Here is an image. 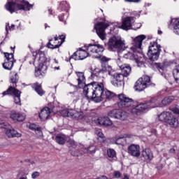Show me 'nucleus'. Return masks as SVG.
<instances>
[{
  "label": "nucleus",
  "instance_id": "obj_1",
  "mask_svg": "<svg viewBox=\"0 0 179 179\" xmlns=\"http://www.w3.org/2000/svg\"><path fill=\"white\" fill-rule=\"evenodd\" d=\"M146 38L145 35H139L136 37L134 40V46L131 48L132 52H128L125 53L123 56V58L126 59H131V61H135L138 66L142 68L145 66V62L146 59L145 56L141 53L142 52V43L143 40Z\"/></svg>",
  "mask_w": 179,
  "mask_h": 179
},
{
  "label": "nucleus",
  "instance_id": "obj_2",
  "mask_svg": "<svg viewBox=\"0 0 179 179\" xmlns=\"http://www.w3.org/2000/svg\"><path fill=\"white\" fill-rule=\"evenodd\" d=\"M83 48H80L71 57L70 59L75 61L83 60L87 57H92V58H101V54L104 51V46L100 44H89L85 45Z\"/></svg>",
  "mask_w": 179,
  "mask_h": 179
},
{
  "label": "nucleus",
  "instance_id": "obj_3",
  "mask_svg": "<svg viewBox=\"0 0 179 179\" xmlns=\"http://www.w3.org/2000/svg\"><path fill=\"white\" fill-rule=\"evenodd\" d=\"M174 101V96H166L160 102V98L154 97L149 101L143 103H140L136 108H134L132 112L136 114H139L141 111L149 110V108H155V107H166Z\"/></svg>",
  "mask_w": 179,
  "mask_h": 179
},
{
  "label": "nucleus",
  "instance_id": "obj_4",
  "mask_svg": "<svg viewBox=\"0 0 179 179\" xmlns=\"http://www.w3.org/2000/svg\"><path fill=\"white\" fill-rule=\"evenodd\" d=\"M174 114H179L178 106H170L169 111L162 112L158 116V120L162 122H166L172 128H177L179 122Z\"/></svg>",
  "mask_w": 179,
  "mask_h": 179
},
{
  "label": "nucleus",
  "instance_id": "obj_5",
  "mask_svg": "<svg viewBox=\"0 0 179 179\" xmlns=\"http://www.w3.org/2000/svg\"><path fill=\"white\" fill-rule=\"evenodd\" d=\"M5 8L10 13H13L16 10H30L33 8V5L24 0H8Z\"/></svg>",
  "mask_w": 179,
  "mask_h": 179
},
{
  "label": "nucleus",
  "instance_id": "obj_6",
  "mask_svg": "<svg viewBox=\"0 0 179 179\" xmlns=\"http://www.w3.org/2000/svg\"><path fill=\"white\" fill-rule=\"evenodd\" d=\"M34 65H36V60L38 61V66L35 69V76H43V73H45L48 65L50 64V60L45 57V54L43 52H39L36 53V57L34 58Z\"/></svg>",
  "mask_w": 179,
  "mask_h": 179
},
{
  "label": "nucleus",
  "instance_id": "obj_7",
  "mask_svg": "<svg viewBox=\"0 0 179 179\" xmlns=\"http://www.w3.org/2000/svg\"><path fill=\"white\" fill-rule=\"evenodd\" d=\"M102 71L110 76V83L113 86H115V87H121V86H124L125 83L124 79H125V77L120 72H117L113 70L110 66H106L102 69Z\"/></svg>",
  "mask_w": 179,
  "mask_h": 179
},
{
  "label": "nucleus",
  "instance_id": "obj_8",
  "mask_svg": "<svg viewBox=\"0 0 179 179\" xmlns=\"http://www.w3.org/2000/svg\"><path fill=\"white\" fill-rule=\"evenodd\" d=\"M108 50L113 52H120L125 50V41L118 35H114L109 38L106 44Z\"/></svg>",
  "mask_w": 179,
  "mask_h": 179
},
{
  "label": "nucleus",
  "instance_id": "obj_9",
  "mask_svg": "<svg viewBox=\"0 0 179 179\" xmlns=\"http://www.w3.org/2000/svg\"><path fill=\"white\" fill-rule=\"evenodd\" d=\"M118 102L117 106L119 108H128L130 107V113L131 114H133V115H139L140 114H142L143 111L140 112L139 113H135L133 112L134 108H136L138 106H141V104H138L137 106H135V102L134 101V99L127 96V95L124 94H120L117 96Z\"/></svg>",
  "mask_w": 179,
  "mask_h": 179
},
{
  "label": "nucleus",
  "instance_id": "obj_10",
  "mask_svg": "<svg viewBox=\"0 0 179 179\" xmlns=\"http://www.w3.org/2000/svg\"><path fill=\"white\" fill-rule=\"evenodd\" d=\"M135 17H122V24L117 27V29H122L125 31L128 30H138L142 27V24H137L138 27H136L135 24Z\"/></svg>",
  "mask_w": 179,
  "mask_h": 179
},
{
  "label": "nucleus",
  "instance_id": "obj_11",
  "mask_svg": "<svg viewBox=\"0 0 179 179\" xmlns=\"http://www.w3.org/2000/svg\"><path fill=\"white\" fill-rule=\"evenodd\" d=\"M106 89L104 88V85L101 82H94V98L93 100L96 103H100L106 99V95L104 94Z\"/></svg>",
  "mask_w": 179,
  "mask_h": 179
},
{
  "label": "nucleus",
  "instance_id": "obj_12",
  "mask_svg": "<svg viewBox=\"0 0 179 179\" xmlns=\"http://www.w3.org/2000/svg\"><path fill=\"white\" fill-rule=\"evenodd\" d=\"M162 52V47L157 44V42H151L150 43L148 57L150 61H157L160 57Z\"/></svg>",
  "mask_w": 179,
  "mask_h": 179
},
{
  "label": "nucleus",
  "instance_id": "obj_13",
  "mask_svg": "<svg viewBox=\"0 0 179 179\" xmlns=\"http://www.w3.org/2000/svg\"><path fill=\"white\" fill-rule=\"evenodd\" d=\"M59 113L62 117H69V118H72V120H80L85 118L83 112L75 110L71 108L62 110Z\"/></svg>",
  "mask_w": 179,
  "mask_h": 179
},
{
  "label": "nucleus",
  "instance_id": "obj_14",
  "mask_svg": "<svg viewBox=\"0 0 179 179\" xmlns=\"http://www.w3.org/2000/svg\"><path fill=\"white\" fill-rule=\"evenodd\" d=\"M149 86H150V77L144 75L136 82L134 89L137 92H143Z\"/></svg>",
  "mask_w": 179,
  "mask_h": 179
},
{
  "label": "nucleus",
  "instance_id": "obj_15",
  "mask_svg": "<svg viewBox=\"0 0 179 179\" xmlns=\"http://www.w3.org/2000/svg\"><path fill=\"white\" fill-rule=\"evenodd\" d=\"M110 26H113V24H107L103 22H99L94 25L96 33L101 40L104 41L106 38H107L106 29H107V27H110Z\"/></svg>",
  "mask_w": 179,
  "mask_h": 179
},
{
  "label": "nucleus",
  "instance_id": "obj_16",
  "mask_svg": "<svg viewBox=\"0 0 179 179\" xmlns=\"http://www.w3.org/2000/svg\"><path fill=\"white\" fill-rule=\"evenodd\" d=\"M65 42V36L64 35H61L59 36H55L54 38H52L49 41L48 43V47L51 50H55V48H59L62 43Z\"/></svg>",
  "mask_w": 179,
  "mask_h": 179
},
{
  "label": "nucleus",
  "instance_id": "obj_17",
  "mask_svg": "<svg viewBox=\"0 0 179 179\" xmlns=\"http://www.w3.org/2000/svg\"><path fill=\"white\" fill-rule=\"evenodd\" d=\"M20 91L15 87H10L6 91L2 93L3 96H6V94H10L14 96V103L20 106Z\"/></svg>",
  "mask_w": 179,
  "mask_h": 179
},
{
  "label": "nucleus",
  "instance_id": "obj_18",
  "mask_svg": "<svg viewBox=\"0 0 179 179\" xmlns=\"http://www.w3.org/2000/svg\"><path fill=\"white\" fill-rule=\"evenodd\" d=\"M108 116L112 118L120 120V121H124L128 117V113L125 111L115 109L108 113Z\"/></svg>",
  "mask_w": 179,
  "mask_h": 179
},
{
  "label": "nucleus",
  "instance_id": "obj_19",
  "mask_svg": "<svg viewBox=\"0 0 179 179\" xmlns=\"http://www.w3.org/2000/svg\"><path fill=\"white\" fill-rule=\"evenodd\" d=\"M13 53H5V62L3 64V68L4 69H7L8 71H10L12 68H13V64L16 62V60L13 58Z\"/></svg>",
  "mask_w": 179,
  "mask_h": 179
},
{
  "label": "nucleus",
  "instance_id": "obj_20",
  "mask_svg": "<svg viewBox=\"0 0 179 179\" xmlns=\"http://www.w3.org/2000/svg\"><path fill=\"white\" fill-rule=\"evenodd\" d=\"M94 82L85 85L83 87V93L88 99H93L94 96Z\"/></svg>",
  "mask_w": 179,
  "mask_h": 179
},
{
  "label": "nucleus",
  "instance_id": "obj_21",
  "mask_svg": "<svg viewBox=\"0 0 179 179\" xmlns=\"http://www.w3.org/2000/svg\"><path fill=\"white\" fill-rule=\"evenodd\" d=\"M10 118H11L14 122H22L24 120H26V115L24 113L12 111L10 115Z\"/></svg>",
  "mask_w": 179,
  "mask_h": 179
},
{
  "label": "nucleus",
  "instance_id": "obj_22",
  "mask_svg": "<svg viewBox=\"0 0 179 179\" xmlns=\"http://www.w3.org/2000/svg\"><path fill=\"white\" fill-rule=\"evenodd\" d=\"M128 152L133 157H139L141 156V146L139 145L131 144L128 148Z\"/></svg>",
  "mask_w": 179,
  "mask_h": 179
},
{
  "label": "nucleus",
  "instance_id": "obj_23",
  "mask_svg": "<svg viewBox=\"0 0 179 179\" xmlns=\"http://www.w3.org/2000/svg\"><path fill=\"white\" fill-rule=\"evenodd\" d=\"M50 114H51V109L48 107H45L41 110V113H39V118L41 121H45L48 120Z\"/></svg>",
  "mask_w": 179,
  "mask_h": 179
},
{
  "label": "nucleus",
  "instance_id": "obj_24",
  "mask_svg": "<svg viewBox=\"0 0 179 179\" xmlns=\"http://www.w3.org/2000/svg\"><path fill=\"white\" fill-rule=\"evenodd\" d=\"M141 156L146 162H150V160L153 159V152H152V150H150V149L146 148L145 150H143L141 152Z\"/></svg>",
  "mask_w": 179,
  "mask_h": 179
},
{
  "label": "nucleus",
  "instance_id": "obj_25",
  "mask_svg": "<svg viewBox=\"0 0 179 179\" xmlns=\"http://www.w3.org/2000/svg\"><path fill=\"white\" fill-rule=\"evenodd\" d=\"M97 123L99 125H104L105 127H111L113 125V121L107 117H99L97 120Z\"/></svg>",
  "mask_w": 179,
  "mask_h": 179
},
{
  "label": "nucleus",
  "instance_id": "obj_26",
  "mask_svg": "<svg viewBox=\"0 0 179 179\" xmlns=\"http://www.w3.org/2000/svg\"><path fill=\"white\" fill-rule=\"evenodd\" d=\"M77 75V81L78 87L82 88L85 85V78L83 72H76Z\"/></svg>",
  "mask_w": 179,
  "mask_h": 179
},
{
  "label": "nucleus",
  "instance_id": "obj_27",
  "mask_svg": "<svg viewBox=\"0 0 179 179\" xmlns=\"http://www.w3.org/2000/svg\"><path fill=\"white\" fill-rule=\"evenodd\" d=\"M6 135L8 138H20L22 136V134L19 133L14 129H8L6 131Z\"/></svg>",
  "mask_w": 179,
  "mask_h": 179
},
{
  "label": "nucleus",
  "instance_id": "obj_28",
  "mask_svg": "<svg viewBox=\"0 0 179 179\" xmlns=\"http://www.w3.org/2000/svg\"><path fill=\"white\" fill-rule=\"evenodd\" d=\"M58 10H61V12H66L65 15L66 17L69 16V14L68 13V10H69V3L68 2L63 1L60 3Z\"/></svg>",
  "mask_w": 179,
  "mask_h": 179
},
{
  "label": "nucleus",
  "instance_id": "obj_29",
  "mask_svg": "<svg viewBox=\"0 0 179 179\" xmlns=\"http://www.w3.org/2000/svg\"><path fill=\"white\" fill-rule=\"evenodd\" d=\"M69 138L65 134H57L55 138L57 143L59 145H64Z\"/></svg>",
  "mask_w": 179,
  "mask_h": 179
},
{
  "label": "nucleus",
  "instance_id": "obj_30",
  "mask_svg": "<svg viewBox=\"0 0 179 179\" xmlns=\"http://www.w3.org/2000/svg\"><path fill=\"white\" fill-rule=\"evenodd\" d=\"M120 73L124 76V78H127V76L131 75V69L128 64H123V66L120 67Z\"/></svg>",
  "mask_w": 179,
  "mask_h": 179
},
{
  "label": "nucleus",
  "instance_id": "obj_31",
  "mask_svg": "<svg viewBox=\"0 0 179 179\" xmlns=\"http://www.w3.org/2000/svg\"><path fill=\"white\" fill-rule=\"evenodd\" d=\"M10 80H11L12 85H10V87H13L15 89V87H16V83H17L19 80V76L16 72L15 71L10 72Z\"/></svg>",
  "mask_w": 179,
  "mask_h": 179
},
{
  "label": "nucleus",
  "instance_id": "obj_32",
  "mask_svg": "<svg viewBox=\"0 0 179 179\" xmlns=\"http://www.w3.org/2000/svg\"><path fill=\"white\" fill-rule=\"evenodd\" d=\"M127 138H131V136L126 134L123 137L118 138L115 141L116 145H121L122 146H125V145H127Z\"/></svg>",
  "mask_w": 179,
  "mask_h": 179
},
{
  "label": "nucleus",
  "instance_id": "obj_33",
  "mask_svg": "<svg viewBox=\"0 0 179 179\" xmlns=\"http://www.w3.org/2000/svg\"><path fill=\"white\" fill-rule=\"evenodd\" d=\"M32 88L36 92V93L39 96H43L44 94V90H43V88H41V85L38 84V83H34L32 85Z\"/></svg>",
  "mask_w": 179,
  "mask_h": 179
},
{
  "label": "nucleus",
  "instance_id": "obj_34",
  "mask_svg": "<svg viewBox=\"0 0 179 179\" xmlns=\"http://www.w3.org/2000/svg\"><path fill=\"white\" fill-rule=\"evenodd\" d=\"M173 32L179 36V18L172 20Z\"/></svg>",
  "mask_w": 179,
  "mask_h": 179
},
{
  "label": "nucleus",
  "instance_id": "obj_35",
  "mask_svg": "<svg viewBox=\"0 0 179 179\" xmlns=\"http://www.w3.org/2000/svg\"><path fill=\"white\" fill-rule=\"evenodd\" d=\"M173 75L176 83H179V64L176 65L173 69Z\"/></svg>",
  "mask_w": 179,
  "mask_h": 179
},
{
  "label": "nucleus",
  "instance_id": "obj_36",
  "mask_svg": "<svg viewBox=\"0 0 179 179\" xmlns=\"http://www.w3.org/2000/svg\"><path fill=\"white\" fill-rule=\"evenodd\" d=\"M82 152H83V153H89L90 155H94V153H96V147L94 145L90 146L87 148L83 149Z\"/></svg>",
  "mask_w": 179,
  "mask_h": 179
},
{
  "label": "nucleus",
  "instance_id": "obj_37",
  "mask_svg": "<svg viewBox=\"0 0 179 179\" xmlns=\"http://www.w3.org/2000/svg\"><path fill=\"white\" fill-rule=\"evenodd\" d=\"M104 95H105V99H113L114 96H115V94L114 92H111L110 91L107 90V89H105L104 91Z\"/></svg>",
  "mask_w": 179,
  "mask_h": 179
},
{
  "label": "nucleus",
  "instance_id": "obj_38",
  "mask_svg": "<svg viewBox=\"0 0 179 179\" xmlns=\"http://www.w3.org/2000/svg\"><path fill=\"white\" fill-rule=\"evenodd\" d=\"M96 134L98 136V141L100 142H104V141H106V137H104V134H103V132H101V130L97 131Z\"/></svg>",
  "mask_w": 179,
  "mask_h": 179
},
{
  "label": "nucleus",
  "instance_id": "obj_39",
  "mask_svg": "<svg viewBox=\"0 0 179 179\" xmlns=\"http://www.w3.org/2000/svg\"><path fill=\"white\" fill-rule=\"evenodd\" d=\"M68 145L69 148H72L73 149H76V148H78V144L73 139H69L68 141Z\"/></svg>",
  "mask_w": 179,
  "mask_h": 179
},
{
  "label": "nucleus",
  "instance_id": "obj_40",
  "mask_svg": "<svg viewBox=\"0 0 179 179\" xmlns=\"http://www.w3.org/2000/svg\"><path fill=\"white\" fill-rule=\"evenodd\" d=\"M107 153L108 157H110V159H114V157H115L116 156V152L115 150H114V149H108L107 150Z\"/></svg>",
  "mask_w": 179,
  "mask_h": 179
},
{
  "label": "nucleus",
  "instance_id": "obj_41",
  "mask_svg": "<svg viewBox=\"0 0 179 179\" xmlns=\"http://www.w3.org/2000/svg\"><path fill=\"white\" fill-rule=\"evenodd\" d=\"M147 131L148 133H147V135L148 136H152V134H156V129L151 128L150 127H147Z\"/></svg>",
  "mask_w": 179,
  "mask_h": 179
},
{
  "label": "nucleus",
  "instance_id": "obj_42",
  "mask_svg": "<svg viewBox=\"0 0 179 179\" xmlns=\"http://www.w3.org/2000/svg\"><path fill=\"white\" fill-rule=\"evenodd\" d=\"M156 68L158 69V71L162 73L163 76V71L164 69V67H163V64H155Z\"/></svg>",
  "mask_w": 179,
  "mask_h": 179
},
{
  "label": "nucleus",
  "instance_id": "obj_43",
  "mask_svg": "<svg viewBox=\"0 0 179 179\" xmlns=\"http://www.w3.org/2000/svg\"><path fill=\"white\" fill-rule=\"evenodd\" d=\"M35 132L38 136V138H41L43 136V131L41 130V127H38L37 130H35Z\"/></svg>",
  "mask_w": 179,
  "mask_h": 179
},
{
  "label": "nucleus",
  "instance_id": "obj_44",
  "mask_svg": "<svg viewBox=\"0 0 179 179\" xmlns=\"http://www.w3.org/2000/svg\"><path fill=\"white\" fill-rule=\"evenodd\" d=\"M8 29H9L10 31H13V30H15V24H11V26H9V23L6 24V31L7 34Z\"/></svg>",
  "mask_w": 179,
  "mask_h": 179
},
{
  "label": "nucleus",
  "instance_id": "obj_45",
  "mask_svg": "<svg viewBox=\"0 0 179 179\" xmlns=\"http://www.w3.org/2000/svg\"><path fill=\"white\" fill-rule=\"evenodd\" d=\"M39 127H40V126H38L36 124H31L29 125V129H31V131H36Z\"/></svg>",
  "mask_w": 179,
  "mask_h": 179
},
{
  "label": "nucleus",
  "instance_id": "obj_46",
  "mask_svg": "<svg viewBox=\"0 0 179 179\" xmlns=\"http://www.w3.org/2000/svg\"><path fill=\"white\" fill-rule=\"evenodd\" d=\"M122 59H123L122 57H119V58H117V62H116L119 68H120V69L122 68V66H124V64H122Z\"/></svg>",
  "mask_w": 179,
  "mask_h": 179
},
{
  "label": "nucleus",
  "instance_id": "obj_47",
  "mask_svg": "<svg viewBox=\"0 0 179 179\" xmlns=\"http://www.w3.org/2000/svg\"><path fill=\"white\" fill-rule=\"evenodd\" d=\"M113 176L115 177V178H121V172H120L119 171H115L113 172Z\"/></svg>",
  "mask_w": 179,
  "mask_h": 179
},
{
  "label": "nucleus",
  "instance_id": "obj_48",
  "mask_svg": "<svg viewBox=\"0 0 179 179\" xmlns=\"http://www.w3.org/2000/svg\"><path fill=\"white\" fill-rule=\"evenodd\" d=\"M68 17H66V14H62L59 15V20L60 22H64V20H66Z\"/></svg>",
  "mask_w": 179,
  "mask_h": 179
},
{
  "label": "nucleus",
  "instance_id": "obj_49",
  "mask_svg": "<svg viewBox=\"0 0 179 179\" xmlns=\"http://www.w3.org/2000/svg\"><path fill=\"white\" fill-rule=\"evenodd\" d=\"M101 61H102V62H108V61H111V59L106 56H102L101 57Z\"/></svg>",
  "mask_w": 179,
  "mask_h": 179
},
{
  "label": "nucleus",
  "instance_id": "obj_50",
  "mask_svg": "<svg viewBox=\"0 0 179 179\" xmlns=\"http://www.w3.org/2000/svg\"><path fill=\"white\" fill-rule=\"evenodd\" d=\"M39 176H40V173H38V171H35L31 174V178L34 179H36Z\"/></svg>",
  "mask_w": 179,
  "mask_h": 179
},
{
  "label": "nucleus",
  "instance_id": "obj_51",
  "mask_svg": "<svg viewBox=\"0 0 179 179\" xmlns=\"http://www.w3.org/2000/svg\"><path fill=\"white\" fill-rule=\"evenodd\" d=\"M92 79H94V80H100V79H102L101 78L97 76V75H96L95 73H92Z\"/></svg>",
  "mask_w": 179,
  "mask_h": 179
},
{
  "label": "nucleus",
  "instance_id": "obj_52",
  "mask_svg": "<svg viewBox=\"0 0 179 179\" xmlns=\"http://www.w3.org/2000/svg\"><path fill=\"white\" fill-rule=\"evenodd\" d=\"M127 2H134V3H138L141 0H125Z\"/></svg>",
  "mask_w": 179,
  "mask_h": 179
},
{
  "label": "nucleus",
  "instance_id": "obj_53",
  "mask_svg": "<svg viewBox=\"0 0 179 179\" xmlns=\"http://www.w3.org/2000/svg\"><path fill=\"white\" fill-rule=\"evenodd\" d=\"M114 30L115 31V33H118V30H117V28H114L113 30L110 29V34H114Z\"/></svg>",
  "mask_w": 179,
  "mask_h": 179
},
{
  "label": "nucleus",
  "instance_id": "obj_54",
  "mask_svg": "<svg viewBox=\"0 0 179 179\" xmlns=\"http://www.w3.org/2000/svg\"><path fill=\"white\" fill-rule=\"evenodd\" d=\"M71 155H72V156H75V157L79 156V153L78 152H75L73 151L71 152Z\"/></svg>",
  "mask_w": 179,
  "mask_h": 179
},
{
  "label": "nucleus",
  "instance_id": "obj_55",
  "mask_svg": "<svg viewBox=\"0 0 179 179\" xmlns=\"http://www.w3.org/2000/svg\"><path fill=\"white\" fill-rule=\"evenodd\" d=\"M136 129H143V126L142 124L138 125Z\"/></svg>",
  "mask_w": 179,
  "mask_h": 179
},
{
  "label": "nucleus",
  "instance_id": "obj_56",
  "mask_svg": "<svg viewBox=\"0 0 179 179\" xmlns=\"http://www.w3.org/2000/svg\"><path fill=\"white\" fill-rule=\"evenodd\" d=\"M150 5H152V3H145V8H148L149 6H150Z\"/></svg>",
  "mask_w": 179,
  "mask_h": 179
},
{
  "label": "nucleus",
  "instance_id": "obj_57",
  "mask_svg": "<svg viewBox=\"0 0 179 179\" xmlns=\"http://www.w3.org/2000/svg\"><path fill=\"white\" fill-rule=\"evenodd\" d=\"M170 153H176V150L174 148H171L170 150H169Z\"/></svg>",
  "mask_w": 179,
  "mask_h": 179
},
{
  "label": "nucleus",
  "instance_id": "obj_58",
  "mask_svg": "<svg viewBox=\"0 0 179 179\" xmlns=\"http://www.w3.org/2000/svg\"><path fill=\"white\" fill-rule=\"evenodd\" d=\"M70 94H73V96H78V92H70Z\"/></svg>",
  "mask_w": 179,
  "mask_h": 179
},
{
  "label": "nucleus",
  "instance_id": "obj_59",
  "mask_svg": "<svg viewBox=\"0 0 179 179\" xmlns=\"http://www.w3.org/2000/svg\"><path fill=\"white\" fill-rule=\"evenodd\" d=\"M53 64H56L57 65H58V64H59L58 60H57V59H55Z\"/></svg>",
  "mask_w": 179,
  "mask_h": 179
},
{
  "label": "nucleus",
  "instance_id": "obj_60",
  "mask_svg": "<svg viewBox=\"0 0 179 179\" xmlns=\"http://www.w3.org/2000/svg\"><path fill=\"white\" fill-rule=\"evenodd\" d=\"M139 22H134L133 24H135V27H138V24ZM139 24H141V23H139Z\"/></svg>",
  "mask_w": 179,
  "mask_h": 179
},
{
  "label": "nucleus",
  "instance_id": "obj_61",
  "mask_svg": "<svg viewBox=\"0 0 179 179\" xmlns=\"http://www.w3.org/2000/svg\"><path fill=\"white\" fill-rule=\"evenodd\" d=\"M54 69H57V71H59V66H55L54 67Z\"/></svg>",
  "mask_w": 179,
  "mask_h": 179
},
{
  "label": "nucleus",
  "instance_id": "obj_62",
  "mask_svg": "<svg viewBox=\"0 0 179 179\" xmlns=\"http://www.w3.org/2000/svg\"><path fill=\"white\" fill-rule=\"evenodd\" d=\"M48 12H49V13H52V9L49 8V9H48Z\"/></svg>",
  "mask_w": 179,
  "mask_h": 179
},
{
  "label": "nucleus",
  "instance_id": "obj_63",
  "mask_svg": "<svg viewBox=\"0 0 179 179\" xmlns=\"http://www.w3.org/2000/svg\"><path fill=\"white\" fill-rule=\"evenodd\" d=\"M47 27H50L47 24H45V29H47Z\"/></svg>",
  "mask_w": 179,
  "mask_h": 179
},
{
  "label": "nucleus",
  "instance_id": "obj_64",
  "mask_svg": "<svg viewBox=\"0 0 179 179\" xmlns=\"http://www.w3.org/2000/svg\"><path fill=\"white\" fill-rule=\"evenodd\" d=\"M163 32L162 31H158V34H162Z\"/></svg>",
  "mask_w": 179,
  "mask_h": 179
}]
</instances>
